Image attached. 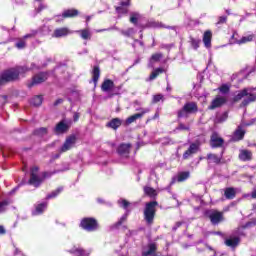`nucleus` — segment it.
Masks as SVG:
<instances>
[{"mask_svg":"<svg viewBox=\"0 0 256 256\" xmlns=\"http://www.w3.org/2000/svg\"><path fill=\"white\" fill-rule=\"evenodd\" d=\"M189 171H184V172H179L174 178H173V183H183V181H187L190 177Z\"/></svg>","mask_w":256,"mask_h":256,"instance_id":"nucleus-16","label":"nucleus"},{"mask_svg":"<svg viewBox=\"0 0 256 256\" xmlns=\"http://www.w3.org/2000/svg\"><path fill=\"white\" fill-rule=\"evenodd\" d=\"M127 7H129V1H122L119 7H116V12L118 15H126Z\"/></svg>","mask_w":256,"mask_h":256,"instance_id":"nucleus-28","label":"nucleus"},{"mask_svg":"<svg viewBox=\"0 0 256 256\" xmlns=\"http://www.w3.org/2000/svg\"><path fill=\"white\" fill-rule=\"evenodd\" d=\"M69 33H73V32L69 31L67 28H58L54 30L52 37H56V38L67 37Z\"/></svg>","mask_w":256,"mask_h":256,"instance_id":"nucleus-23","label":"nucleus"},{"mask_svg":"<svg viewBox=\"0 0 256 256\" xmlns=\"http://www.w3.org/2000/svg\"><path fill=\"white\" fill-rule=\"evenodd\" d=\"M161 99H163V95H161V94L154 95L153 103H159V101H161Z\"/></svg>","mask_w":256,"mask_h":256,"instance_id":"nucleus-49","label":"nucleus"},{"mask_svg":"<svg viewBox=\"0 0 256 256\" xmlns=\"http://www.w3.org/2000/svg\"><path fill=\"white\" fill-rule=\"evenodd\" d=\"M89 21H91V16L86 17V25H89Z\"/></svg>","mask_w":256,"mask_h":256,"instance_id":"nucleus-59","label":"nucleus"},{"mask_svg":"<svg viewBox=\"0 0 256 256\" xmlns=\"http://www.w3.org/2000/svg\"><path fill=\"white\" fill-rule=\"evenodd\" d=\"M47 77H48L47 72H41L35 75L32 79V83L29 84V87H33V85H39L41 83H44V81H47Z\"/></svg>","mask_w":256,"mask_h":256,"instance_id":"nucleus-10","label":"nucleus"},{"mask_svg":"<svg viewBox=\"0 0 256 256\" xmlns=\"http://www.w3.org/2000/svg\"><path fill=\"white\" fill-rule=\"evenodd\" d=\"M0 235H5V227L0 226Z\"/></svg>","mask_w":256,"mask_h":256,"instance_id":"nucleus-56","label":"nucleus"},{"mask_svg":"<svg viewBox=\"0 0 256 256\" xmlns=\"http://www.w3.org/2000/svg\"><path fill=\"white\" fill-rule=\"evenodd\" d=\"M146 27H149L150 29H173V27L164 26L161 22L157 21L148 22Z\"/></svg>","mask_w":256,"mask_h":256,"instance_id":"nucleus-25","label":"nucleus"},{"mask_svg":"<svg viewBox=\"0 0 256 256\" xmlns=\"http://www.w3.org/2000/svg\"><path fill=\"white\" fill-rule=\"evenodd\" d=\"M19 188L18 187H16V188H14L10 193H15V191H17Z\"/></svg>","mask_w":256,"mask_h":256,"instance_id":"nucleus-60","label":"nucleus"},{"mask_svg":"<svg viewBox=\"0 0 256 256\" xmlns=\"http://www.w3.org/2000/svg\"><path fill=\"white\" fill-rule=\"evenodd\" d=\"M121 123H122L121 119L114 118L106 124V127H109V129L117 130L119 129V127H121Z\"/></svg>","mask_w":256,"mask_h":256,"instance_id":"nucleus-29","label":"nucleus"},{"mask_svg":"<svg viewBox=\"0 0 256 256\" xmlns=\"http://www.w3.org/2000/svg\"><path fill=\"white\" fill-rule=\"evenodd\" d=\"M239 237H229L228 239L225 240V245H227V247H231L232 249H235V247H237V245H239Z\"/></svg>","mask_w":256,"mask_h":256,"instance_id":"nucleus-27","label":"nucleus"},{"mask_svg":"<svg viewBox=\"0 0 256 256\" xmlns=\"http://www.w3.org/2000/svg\"><path fill=\"white\" fill-rule=\"evenodd\" d=\"M80 227L85 231L93 232L99 229V223H97L95 218L87 217L81 220Z\"/></svg>","mask_w":256,"mask_h":256,"instance_id":"nucleus-5","label":"nucleus"},{"mask_svg":"<svg viewBox=\"0 0 256 256\" xmlns=\"http://www.w3.org/2000/svg\"><path fill=\"white\" fill-rule=\"evenodd\" d=\"M118 204L120 205V207H123V209H127V207H129L130 205L129 201L125 199L118 200Z\"/></svg>","mask_w":256,"mask_h":256,"instance_id":"nucleus-46","label":"nucleus"},{"mask_svg":"<svg viewBox=\"0 0 256 256\" xmlns=\"http://www.w3.org/2000/svg\"><path fill=\"white\" fill-rule=\"evenodd\" d=\"M224 143L223 138L217 134V132H214L210 139V145L213 149H216V147H222Z\"/></svg>","mask_w":256,"mask_h":256,"instance_id":"nucleus-9","label":"nucleus"},{"mask_svg":"<svg viewBox=\"0 0 256 256\" xmlns=\"http://www.w3.org/2000/svg\"><path fill=\"white\" fill-rule=\"evenodd\" d=\"M161 73H165V69L163 68H156L149 76L148 81H153L161 75Z\"/></svg>","mask_w":256,"mask_h":256,"instance_id":"nucleus-34","label":"nucleus"},{"mask_svg":"<svg viewBox=\"0 0 256 256\" xmlns=\"http://www.w3.org/2000/svg\"><path fill=\"white\" fill-rule=\"evenodd\" d=\"M113 87H115V83H113V81L109 79L104 80L101 85V89L102 91H104V93H108V91H111Z\"/></svg>","mask_w":256,"mask_h":256,"instance_id":"nucleus-26","label":"nucleus"},{"mask_svg":"<svg viewBox=\"0 0 256 256\" xmlns=\"http://www.w3.org/2000/svg\"><path fill=\"white\" fill-rule=\"evenodd\" d=\"M99 77H101V71L98 66H95L92 71V81L94 85H97V81H99Z\"/></svg>","mask_w":256,"mask_h":256,"instance_id":"nucleus-33","label":"nucleus"},{"mask_svg":"<svg viewBox=\"0 0 256 256\" xmlns=\"http://www.w3.org/2000/svg\"><path fill=\"white\" fill-rule=\"evenodd\" d=\"M79 15V11L75 9H68L64 10L62 15L57 16V21H60L61 19H68L71 17H77Z\"/></svg>","mask_w":256,"mask_h":256,"instance_id":"nucleus-13","label":"nucleus"},{"mask_svg":"<svg viewBox=\"0 0 256 256\" xmlns=\"http://www.w3.org/2000/svg\"><path fill=\"white\" fill-rule=\"evenodd\" d=\"M223 23H227V17L226 16H221L218 20V25H221Z\"/></svg>","mask_w":256,"mask_h":256,"instance_id":"nucleus-52","label":"nucleus"},{"mask_svg":"<svg viewBox=\"0 0 256 256\" xmlns=\"http://www.w3.org/2000/svg\"><path fill=\"white\" fill-rule=\"evenodd\" d=\"M43 9H45V5L40 4L39 7L36 9L37 13H41V11H43Z\"/></svg>","mask_w":256,"mask_h":256,"instance_id":"nucleus-53","label":"nucleus"},{"mask_svg":"<svg viewBox=\"0 0 256 256\" xmlns=\"http://www.w3.org/2000/svg\"><path fill=\"white\" fill-rule=\"evenodd\" d=\"M42 182H43V179H41V176H39V167L37 166L32 167L29 184L33 185L34 187H39Z\"/></svg>","mask_w":256,"mask_h":256,"instance_id":"nucleus-6","label":"nucleus"},{"mask_svg":"<svg viewBox=\"0 0 256 256\" xmlns=\"http://www.w3.org/2000/svg\"><path fill=\"white\" fill-rule=\"evenodd\" d=\"M115 29H117V27L112 26V27H109V28L96 30V33H103V31H113V30H115Z\"/></svg>","mask_w":256,"mask_h":256,"instance_id":"nucleus-50","label":"nucleus"},{"mask_svg":"<svg viewBox=\"0 0 256 256\" xmlns=\"http://www.w3.org/2000/svg\"><path fill=\"white\" fill-rule=\"evenodd\" d=\"M240 161H251L253 159V153L250 150H240Z\"/></svg>","mask_w":256,"mask_h":256,"instance_id":"nucleus-21","label":"nucleus"},{"mask_svg":"<svg viewBox=\"0 0 256 256\" xmlns=\"http://www.w3.org/2000/svg\"><path fill=\"white\" fill-rule=\"evenodd\" d=\"M230 89H231V85H229V84H222L218 88V91H220V93H222V95H227V93H229Z\"/></svg>","mask_w":256,"mask_h":256,"instance_id":"nucleus-41","label":"nucleus"},{"mask_svg":"<svg viewBox=\"0 0 256 256\" xmlns=\"http://www.w3.org/2000/svg\"><path fill=\"white\" fill-rule=\"evenodd\" d=\"M199 43H201L200 39L190 37V44L193 49H199Z\"/></svg>","mask_w":256,"mask_h":256,"instance_id":"nucleus-43","label":"nucleus"},{"mask_svg":"<svg viewBox=\"0 0 256 256\" xmlns=\"http://www.w3.org/2000/svg\"><path fill=\"white\" fill-rule=\"evenodd\" d=\"M161 59H163V54L161 53L153 54L149 60L148 67H151V68L155 67V63H159Z\"/></svg>","mask_w":256,"mask_h":256,"instance_id":"nucleus-24","label":"nucleus"},{"mask_svg":"<svg viewBox=\"0 0 256 256\" xmlns=\"http://www.w3.org/2000/svg\"><path fill=\"white\" fill-rule=\"evenodd\" d=\"M245 137V130L241 126L237 128L233 135V141H241Z\"/></svg>","mask_w":256,"mask_h":256,"instance_id":"nucleus-31","label":"nucleus"},{"mask_svg":"<svg viewBox=\"0 0 256 256\" xmlns=\"http://www.w3.org/2000/svg\"><path fill=\"white\" fill-rule=\"evenodd\" d=\"M206 215L209 217L212 225H219V223L223 221V212H219L217 210H209Z\"/></svg>","mask_w":256,"mask_h":256,"instance_id":"nucleus-7","label":"nucleus"},{"mask_svg":"<svg viewBox=\"0 0 256 256\" xmlns=\"http://www.w3.org/2000/svg\"><path fill=\"white\" fill-rule=\"evenodd\" d=\"M224 195L226 199H235V195H237V190L235 188H226L224 191Z\"/></svg>","mask_w":256,"mask_h":256,"instance_id":"nucleus-32","label":"nucleus"},{"mask_svg":"<svg viewBox=\"0 0 256 256\" xmlns=\"http://www.w3.org/2000/svg\"><path fill=\"white\" fill-rule=\"evenodd\" d=\"M212 37H213V33H211V30H207L206 32H204L203 43L207 49H210V47H211Z\"/></svg>","mask_w":256,"mask_h":256,"instance_id":"nucleus-22","label":"nucleus"},{"mask_svg":"<svg viewBox=\"0 0 256 256\" xmlns=\"http://www.w3.org/2000/svg\"><path fill=\"white\" fill-rule=\"evenodd\" d=\"M64 171H69V165H66V167L60 169V170H57V171H54V172H45L43 177L44 179H47V177H51V175H55V173H63Z\"/></svg>","mask_w":256,"mask_h":256,"instance_id":"nucleus-40","label":"nucleus"},{"mask_svg":"<svg viewBox=\"0 0 256 256\" xmlns=\"http://www.w3.org/2000/svg\"><path fill=\"white\" fill-rule=\"evenodd\" d=\"M69 131V125L67 123H65V121H61L60 123H58L56 125V127L54 128V132L57 135H61V133H65Z\"/></svg>","mask_w":256,"mask_h":256,"instance_id":"nucleus-19","label":"nucleus"},{"mask_svg":"<svg viewBox=\"0 0 256 256\" xmlns=\"http://www.w3.org/2000/svg\"><path fill=\"white\" fill-rule=\"evenodd\" d=\"M135 29L134 28H128L127 30H122L121 34L124 35V37H131V35H134Z\"/></svg>","mask_w":256,"mask_h":256,"instance_id":"nucleus-44","label":"nucleus"},{"mask_svg":"<svg viewBox=\"0 0 256 256\" xmlns=\"http://www.w3.org/2000/svg\"><path fill=\"white\" fill-rule=\"evenodd\" d=\"M75 141H77L75 136H69L61 147L62 153L69 151L75 145Z\"/></svg>","mask_w":256,"mask_h":256,"instance_id":"nucleus-14","label":"nucleus"},{"mask_svg":"<svg viewBox=\"0 0 256 256\" xmlns=\"http://www.w3.org/2000/svg\"><path fill=\"white\" fill-rule=\"evenodd\" d=\"M72 255L77 256H90L91 255V249L85 250L81 247L74 246L72 249L68 251Z\"/></svg>","mask_w":256,"mask_h":256,"instance_id":"nucleus-12","label":"nucleus"},{"mask_svg":"<svg viewBox=\"0 0 256 256\" xmlns=\"http://www.w3.org/2000/svg\"><path fill=\"white\" fill-rule=\"evenodd\" d=\"M253 39H255V34H249V35L242 37L239 40L235 39L233 43H235L236 45H245V43H251V41H253Z\"/></svg>","mask_w":256,"mask_h":256,"instance_id":"nucleus-20","label":"nucleus"},{"mask_svg":"<svg viewBox=\"0 0 256 256\" xmlns=\"http://www.w3.org/2000/svg\"><path fill=\"white\" fill-rule=\"evenodd\" d=\"M75 33H78V35H80L81 39H83L84 41H89L91 40V37H93V34L91 33V29L89 28L77 30L75 31Z\"/></svg>","mask_w":256,"mask_h":256,"instance_id":"nucleus-18","label":"nucleus"},{"mask_svg":"<svg viewBox=\"0 0 256 256\" xmlns=\"http://www.w3.org/2000/svg\"><path fill=\"white\" fill-rule=\"evenodd\" d=\"M223 117H224L223 121H225L227 119V114H224Z\"/></svg>","mask_w":256,"mask_h":256,"instance_id":"nucleus-62","label":"nucleus"},{"mask_svg":"<svg viewBox=\"0 0 256 256\" xmlns=\"http://www.w3.org/2000/svg\"><path fill=\"white\" fill-rule=\"evenodd\" d=\"M206 159H208L209 163H221V157L217 156L216 154H207Z\"/></svg>","mask_w":256,"mask_h":256,"instance_id":"nucleus-37","label":"nucleus"},{"mask_svg":"<svg viewBox=\"0 0 256 256\" xmlns=\"http://www.w3.org/2000/svg\"><path fill=\"white\" fill-rule=\"evenodd\" d=\"M31 105L34 107H39L43 103V96H35L31 99Z\"/></svg>","mask_w":256,"mask_h":256,"instance_id":"nucleus-39","label":"nucleus"},{"mask_svg":"<svg viewBox=\"0 0 256 256\" xmlns=\"http://www.w3.org/2000/svg\"><path fill=\"white\" fill-rule=\"evenodd\" d=\"M140 19H141V15L139 14V12L130 13V23H133V25H137Z\"/></svg>","mask_w":256,"mask_h":256,"instance_id":"nucleus-36","label":"nucleus"},{"mask_svg":"<svg viewBox=\"0 0 256 256\" xmlns=\"http://www.w3.org/2000/svg\"><path fill=\"white\" fill-rule=\"evenodd\" d=\"M152 119H159V112H156V113L154 114V116L152 117Z\"/></svg>","mask_w":256,"mask_h":256,"instance_id":"nucleus-57","label":"nucleus"},{"mask_svg":"<svg viewBox=\"0 0 256 256\" xmlns=\"http://www.w3.org/2000/svg\"><path fill=\"white\" fill-rule=\"evenodd\" d=\"M252 199H256V190H254L251 194Z\"/></svg>","mask_w":256,"mask_h":256,"instance_id":"nucleus-58","label":"nucleus"},{"mask_svg":"<svg viewBox=\"0 0 256 256\" xmlns=\"http://www.w3.org/2000/svg\"><path fill=\"white\" fill-rule=\"evenodd\" d=\"M29 37H33V34H27L22 39L18 40L15 43V47L17 49H25V47H27V42H25V39H29Z\"/></svg>","mask_w":256,"mask_h":256,"instance_id":"nucleus-30","label":"nucleus"},{"mask_svg":"<svg viewBox=\"0 0 256 256\" xmlns=\"http://www.w3.org/2000/svg\"><path fill=\"white\" fill-rule=\"evenodd\" d=\"M15 253H16V255L19 254V249H16V250H15Z\"/></svg>","mask_w":256,"mask_h":256,"instance_id":"nucleus-63","label":"nucleus"},{"mask_svg":"<svg viewBox=\"0 0 256 256\" xmlns=\"http://www.w3.org/2000/svg\"><path fill=\"white\" fill-rule=\"evenodd\" d=\"M253 225H256V219L252 221Z\"/></svg>","mask_w":256,"mask_h":256,"instance_id":"nucleus-64","label":"nucleus"},{"mask_svg":"<svg viewBox=\"0 0 256 256\" xmlns=\"http://www.w3.org/2000/svg\"><path fill=\"white\" fill-rule=\"evenodd\" d=\"M157 205V201H151L145 204L143 214L147 225H153L155 214L157 213Z\"/></svg>","mask_w":256,"mask_h":256,"instance_id":"nucleus-3","label":"nucleus"},{"mask_svg":"<svg viewBox=\"0 0 256 256\" xmlns=\"http://www.w3.org/2000/svg\"><path fill=\"white\" fill-rule=\"evenodd\" d=\"M62 191H63V187H59L58 189L48 194L46 199H55V197H57Z\"/></svg>","mask_w":256,"mask_h":256,"instance_id":"nucleus-42","label":"nucleus"},{"mask_svg":"<svg viewBox=\"0 0 256 256\" xmlns=\"http://www.w3.org/2000/svg\"><path fill=\"white\" fill-rule=\"evenodd\" d=\"M137 111H140L139 113H136L126 119V125H131V123H135L136 119H141L144 115H147L151 111L149 108H140L137 109Z\"/></svg>","mask_w":256,"mask_h":256,"instance_id":"nucleus-8","label":"nucleus"},{"mask_svg":"<svg viewBox=\"0 0 256 256\" xmlns=\"http://www.w3.org/2000/svg\"><path fill=\"white\" fill-rule=\"evenodd\" d=\"M241 107H247L249 103H255L256 100V88H245L234 97L235 101H241Z\"/></svg>","mask_w":256,"mask_h":256,"instance_id":"nucleus-2","label":"nucleus"},{"mask_svg":"<svg viewBox=\"0 0 256 256\" xmlns=\"http://www.w3.org/2000/svg\"><path fill=\"white\" fill-rule=\"evenodd\" d=\"M178 129L181 131H189V126H185L183 123H180Z\"/></svg>","mask_w":256,"mask_h":256,"instance_id":"nucleus-51","label":"nucleus"},{"mask_svg":"<svg viewBox=\"0 0 256 256\" xmlns=\"http://www.w3.org/2000/svg\"><path fill=\"white\" fill-rule=\"evenodd\" d=\"M11 203V200H4L0 202V213L5 212V209H7V205Z\"/></svg>","mask_w":256,"mask_h":256,"instance_id":"nucleus-45","label":"nucleus"},{"mask_svg":"<svg viewBox=\"0 0 256 256\" xmlns=\"http://www.w3.org/2000/svg\"><path fill=\"white\" fill-rule=\"evenodd\" d=\"M227 103V98L223 96H217L211 103V105L208 107V109H217L219 107H223Z\"/></svg>","mask_w":256,"mask_h":256,"instance_id":"nucleus-11","label":"nucleus"},{"mask_svg":"<svg viewBox=\"0 0 256 256\" xmlns=\"http://www.w3.org/2000/svg\"><path fill=\"white\" fill-rule=\"evenodd\" d=\"M130 149H131V144H120L117 152L121 157H129Z\"/></svg>","mask_w":256,"mask_h":256,"instance_id":"nucleus-17","label":"nucleus"},{"mask_svg":"<svg viewBox=\"0 0 256 256\" xmlns=\"http://www.w3.org/2000/svg\"><path fill=\"white\" fill-rule=\"evenodd\" d=\"M144 193H145V195H148L149 197H157V190L153 189L149 186L144 187Z\"/></svg>","mask_w":256,"mask_h":256,"instance_id":"nucleus-38","label":"nucleus"},{"mask_svg":"<svg viewBox=\"0 0 256 256\" xmlns=\"http://www.w3.org/2000/svg\"><path fill=\"white\" fill-rule=\"evenodd\" d=\"M212 233H213V235H221L220 232H212Z\"/></svg>","mask_w":256,"mask_h":256,"instance_id":"nucleus-61","label":"nucleus"},{"mask_svg":"<svg viewBox=\"0 0 256 256\" xmlns=\"http://www.w3.org/2000/svg\"><path fill=\"white\" fill-rule=\"evenodd\" d=\"M197 111V104L195 102H188L178 111V119H187V117L193 115V113H197Z\"/></svg>","mask_w":256,"mask_h":256,"instance_id":"nucleus-4","label":"nucleus"},{"mask_svg":"<svg viewBox=\"0 0 256 256\" xmlns=\"http://www.w3.org/2000/svg\"><path fill=\"white\" fill-rule=\"evenodd\" d=\"M199 151V145L193 143L189 146L188 150H186L183 154V159H189L191 155H195Z\"/></svg>","mask_w":256,"mask_h":256,"instance_id":"nucleus-15","label":"nucleus"},{"mask_svg":"<svg viewBox=\"0 0 256 256\" xmlns=\"http://www.w3.org/2000/svg\"><path fill=\"white\" fill-rule=\"evenodd\" d=\"M33 69H35V64H31L30 68L27 66H16L15 68L3 71L0 75V87L5 85V83L17 81L19 77H25V73H29Z\"/></svg>","mask_w":256,"mask_h":256,"instance_id":"nucleus-1","label":"nucleus"},{"mask_svg":"<svg viewBox=\"0 0 256 256\" xmlns=\"http://www.w3.org/2000/svg\"><path fill=\"white\" fill-rule=\"evenodd\" d=\"M35 135H39L40 137H43V135H47V128H40L38 130H35Z\"/></svg>","mask_w":256,"mask_h":256,"instance_id":"nucleus-47","label":"nucleus"},{"mask_svg":"<svg viewBox=\"0 0 256 256\" xmlns=\"http://www.w3.org/2000/svg\"><path fill=\"white\" fill-rule=\"evenodd\" d=\"M127 216H128V213H125V214L120 218V220L116 223V225H117V226L123 225V222L127 221Z\"/></svg>","mask_w":256,"mask_h":256,"instance_id":"nucleus-48","label":"nucleus"},{"mask_svg":"<svg viewBox=\"0 0 256 256\" xmlns=\"http://www.w3.org/2000/svg\"><path fill=\"white\" fill-rule=\"evenodd\" d=\"M61 103H63V99H58L54 102V105L57 106V105H61Z\"/></svg>","mask_w":256,"mask_h":256,"instance_id":"nucleus-55","label":"nucleus"},{"mask_svg":"<svg viewBox=\"0 0 256 256\" xmlns=\"http://www.w3.org/2000/svg\"><path fill=\"white\" fill-rule=\"evenodd\" d=\"M73 120L75 122L79 121V113L75 112L74 115H73Z\"/></svg>","mask_w":256,"mask_h":256,"instance_id":"nucleus-54","label":"nucleus"},{"mask_svg":"<svg viewBox=\"0 0 256 256\" xmlns=\"http://www.w3.org/2000/svg\"><path fill=\"white\" fill-rule=\"evenodd\" d=\"M45 209H47V202L40 203L36 206V209L33 212V215H41V213H43Z\"/></svg>","mask_w":256,"mask_h":256,"instance_id":"nucleus-35","label":"nucleus"}]
</instances>
